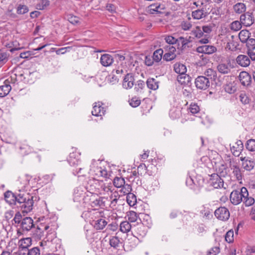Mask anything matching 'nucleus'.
<instances>
[{
    "label": "nucleus",
    "mask_w": 255,
    "mask_h": 255,
    "mask_svg": "<svg viewBox=\"0 0 255 255\" xmlns=\"http://www.w3.org/2000/svg\"><path fill=\"white\" fill-rule=\"evenodd\" d=\"M33 196L28 193L22 192L18 194L16 206L22 213H28L33 208Z\"/></svg>",
    "instance_id": "1"
},
{
    "label": "nucleus",
    "mask_w": 255,
    "mask_h": 255,
    "mask_svg": "<svg viewBox=\"0 0 255 255\" xmlns=\"http://www.w3.org/2000/svg\"><path fill=\"white\" fill-rule=\"evenodd\" d=\"M12 221L16 224V227H19L17 234L20 233V230L22 232H28L34 227L32 219L30 217H22L20 212L16 213Z\"/></svg>",
    "instance_id": "2"
},
{
    "label": "nucleus",
    "mask_w": 255,
    "mask_h": 255,
    "mask_svg": "<svg viewBox=\"0 0 255 255\" xmlns=\"http://www.w3.org/2000/svg\"><path fill=\"white\" fill-rule=\"evenodd\" d=\"M247 195H249V193L247 188L242 187L240 190H233L230 194V199L233 204L237 205L243 201L245 196Z\"/></svg>",
    "instance_id": "3"
},
{
    "label": "nucleus",
    "mask_w": 255,
    "mask_h": 255,
    "mask_svg": "<svg viewBox=\"0 0 255 255\" xmlns=\"http://www.w3.org/2000/svg\"><path fill=\"white\" fill-rule=\"evenodd\" d=\"M211 163L214 168L218 172L220 176L225 177L228 174L229 169L227 164L225 163L224 160H211Z\"/></svg>",
    "instance_id": "4"
},
{
    "label": "nucleus",
    "mask_w": 255,
    "mask_h": 255,
    "mask_svg": "<svg viewBox=\"0 0 255 255\" xmlns=\"http://www.w3.org/2000/svg\"><path fill=\"white\" fill-rule=\"evenodd\" d=\"M83 215L88 217L90 219V222L93 223L100 217H104L105 216L104 211L102 210L92 209L83 213Z\"/></svg>",
    "instance_id": "5"
},
{
    "label": "nucleus",
    "mask_w": 255,
    "mask_h": 255,
    "mask_svg": "<svg viewBox=\"0 0 255 255\" xmlns=\"http://www.w3.org/2000/svg\"><path fill=\"white\" fill-rule=\"evenodd\" d=\"M209 176L208 182L211 186L216 189L224 188V180L222 178V176L217 173H213Z\"/></svg>",
    "instance_id": "6"
},
{
    "label": "nucleus",
    "mask_w": 255,
    "mask_h": 255,
    "mask_svg": "<svg viewBox=\"0 0 255 255\" xmlns=\"http://www.w3.org/2000/svg\"><path fill=\"white\" fill-rule=\"evenodd\" d=\"M70 165L73 167L72 172L74 175L84 176V167L81 164V160H68Z\"/></svg>",
    "instance_id": "7"
},
{
    "label": "nucleus",
    "mask_w": 255,
    "mask_h": 255,
    "mask_svg": "<svg viewBox=\"0 0 255 255\" xmlns=\"http://www.w3.org/2000/svg\"><path fill=\"white\" fill-rule=\"evenodd\" d=\"M195 84L197 89L205 90L209 87L210 81L206 77L200 76L195 79Z\"/></svg>",
    "instance_id": "8"
},
{
    "label": "nucleus",
    "mask_w": 255,
    "mask_h": 255,
    "mask_svg": "<svg viewBox=\"0 0 255 255\" xmlns=\"http://www.w3.org/2000/svg\"><path fill=\"white\" fill-rule=\"evenodd\" d=\"M214 214L217 219L221 221L228 220L230 216L229 210L225 207H220L217 209Z\"/></svg>",
    "instance_id": "9"
},
{
    "label": "nucleus",
    "mask_w": 255,
    "mask_h": 255,
    "mask_svg": "<svg viewBox=\"0 0 255 255\" xmlns=\"http://www.w3.org/2000/svg\"><path fill=\"white\" fill-rule=\"evenodd\" d=\"M240 21L243 25L246 27L251 26L255 21L253 12L248 11L242 14L240 16Z\"/></svg>",
    "instance_id": "10"
},
{
    "label": "nucleus",
    "mask_w": 255,
    "mask_h": 255,
    "mask_svg": "<svg viewBox=\"0 0 255 255\" xmlns=\"http://www.w3.org/2000/svg\"><path fill=\"white\" fill-rule=\"evenodd\" d=\"M190 39V37H189L188 38H185L183 36H180L177 38V40L176 44L177 49L180 51H183L187 48H189L190 46L189 44L191 42Z\"/></svg>",
    "instance_id": "11"
},
{
    "label": "nucleus",
    "mask_w": 255,
    "mask_h": 255,
    "mask_svg": "<svg viewBox=\"0 0 255 255\" xmlns=\"http://www.w3.org/2000/svg\"><path fill=\"white\" fill-rule=\"evenodd\" d=\"M109 244L111 247L118 251H122L125 245L123 243L122 239L117 236L111 237L109 240Z\"/></svg>",
    "instance_id": "12"
},
{
    "label": "nucleus",
    "mask_w": 255,
    "mask_h": 255,
    "mask_svg": "<svg viewBox=\"0 0 255 255\" xmlns=\"http://www.w3.org/2000/svg\"><path fill=\"white\" fill-rule=\"evenodd\" d=\"M209 14V12L206 8V6H202L192 11V16L193 19L199 20L205 18Z\"/></svg>",
    "instance_id": "13"
},
{
    "label": "nucleus",
    "mask_w": 255,
    "mask_h": 255,
    "mask_svg": "<svg viewBox=\"0 0 255 255\" xmlns=\"http://www.w3.org/2000/svg\"><path fill=\"white\" fill-rule=\"evenodd\" d=\"M232 67L230 60L226 62H220L218 64L217 69L219 73L222 74H227L230 73Z\"/></svg>",
    "instance_id": "14"
},
{
    "label": "nucleus",
    "mask_w": 255,
    "mask_h": 255,
    "mask_svg": "<svg viewBox=\"0 0 255 255\" xmlns=\"http://www.w3.org/2000/svg\"><path fill=\"white\" fill-rule=\"evenodd\" d=\"M18 193H13L11 191H7L4 194L5 200L11 205L16 206Z\"/></svg>",
    "instance_id": "15"
},
{
    "label": "nucleus",
    "mask_w": 255,
    "mask_h": 255,
    "mask_svg": "<svg viewBox=\"0 0 255 255\" xmlns=\"http://www.w3.org/2000/svg\"><path fill=\"white\" fill-rule=\"evenodd\" d=\"M134 78L132 73H128L125 77L123 86L126 89H131L134 84Z\"/></svg>",
    "instance_id": "16"
},
{
    "label": "nucleus",
    "mask_w": 255,
    "mask_h": 255,
    "mask_svg": "<svg viewBox=\"0 0 255 255\" xmlns=\"http://www.w3.org/2000/svg\"><path fill=\"white\" fill-rule=\"evenodd\" d=\"M240 81L244 86H250L252 82V76L246 71L240 72L239 76Z\"/></svg>",
    "instance_id": "17"
},
{
    "label": "nucleus",
    "mask_w": 255,
    "mask_h": 255,
    "mask_svg": "<svg viewBox=\"0 0 255 255\" xmlns=\"http://www.w3.org/2000/svg\"><path fill=\"white\" fill-rule=\"evenodd\" d=\"M103 103L100 102H96L93 108L92 114L96 117L102 116L106 112L105 108L102 107Z\"/></svg>",
    "instance_id": "18"
},
{
    "label": "nucleus",
    "mask_w": 255,
    "mask_h": 255,
    "mask_svg": "<svg viewBox=\"0 0 255 255\" xmlns=\"http://www.w3.org/2000/svg\"><path fill=\"white\" fill-rule=\"evenodd\" d=\"M236 62L237 64L243 67H248L251 63L249 56L243 54L238 55L236 59Z\"/></svg>",
    "instance_id": "19"
},
{
    "label": "nucleus",
    "mask_w": 255,
    "mask_h": 255,
    "mask_svg": "<svg viewBox=\"0 0 255 255\" xmlns=\"http://www.w3.org/2000/svg\"><path fill=\"white\" fill-rule=\"evenodd\" d=\"M217 51V48L213 45H204L198 46L197 48V51L199 53L211 54Z\"/></svg>",
    "instance_id": "20"
},
{
    "label": "nucleus",
    "mask_w": 255,
    "mask_h": 255,
    "mask_svg": "<svg viewBox=\"0 0 255 255\" xmlns=\"http://www.w3.org/2000/svg\"><path fill=\"white\" fill-rule=\"evenodd\" d=\"M108 222L106 220L105 216L104 217L98 218L94 222L91 223V224L94 226V228L97 230H103L107 225Z\"/></svg>",
    "instance_id": "21"
},
{
    "label": "nucleus",
    "mask_w": 255,
    "mask_h": 255,
    "mask_svg": "<svg viewBox=\"0 0 255 255\" xmlns=\"http://www.w3.org/2000/svg\"><path fill=\"white\" fill-rule=\"evenodd\" d=\"M114 62V57L109 54H104L100 58L101 64L104 67L111 66Z\"/></svg>",
    "instance_id": "22"
},
{
    "label": "nucleus",
    "mask_w": 255,
    "mask_h": 255,
    "mask_svg": "<svg viewBox=\"0 0 255 255\" xmlns=\"http://www.w3.org/2000/svg\"><path fill=\"white\" fill-rule=\"evenodd\" d=\"M36 74V72H30L27 69L23 71V75L25 77L24 83L28 84L33 83L35 79Z\"/></svg>",
    "instance_id": "23"
},
{
    "label": "nucleus",
    "mask_w": 255,
    "mask_h": 255,
    "mask_svg": "<svg viewBox=\"0 0 255 255\" xmlns=\"http://www.w3.org/2000/svg\"><path fill=\"white\" fill-rule=\"evenodd\" d=\"M176 51V48L175 47L169 45V51L165 53L164 55L163 56V60L166 61H170L173 59H174L176 57V55L175 53V52Z\"/></svg>",
    "instance_id": "24"
},
{
    "label": "nucleus",
    "mask_w": 255,
    "mask_h": 255,
    "mask_svg": "<svg viewBox=\"0 0 255 255\" xmlns=\"http://www.w3.org/2000/svg\"><path fill=\"white\" fill-rule=\"evenodd\" d=\"M11 88V86L6 83V82L4 81L3 84L0 86V97L2 98L7 95Z\"/></svg>",
    "instance_id": "25"
},
{
    "label": "nucleus",
    "mask_w": 255,
    "mask_h": 255,
    "mask_svg": "<svg viewBox=\"0 0 255 255\" xmlns=\"http://www.w3.org/2000/svg\"><path fill=\"white\" fill-rule=\"evenodd\" d=\"M191 77L186 73L179 75L177 77L178 82L181 85H189L191 82Z\"/></svg>",
    "instance_id": "26"
},
{
    "label": "nucleus",
    "mask_w": 255,
    "mask_h": 255,
    "mask_svg": "<svg viewBox=\"0 0 255 255\" xmlns=\"http://www.w3.org/2000/svg\"><path fill=\"white\" fill-rule=\"evenodd\" d=\"M147 87L151 90H156L158 88L159 82L153 78H148L146 81Z\"/></svg>",
    "instance_id": "27"
},
{
    "label": "nucleus",
    "mask_w": 255,
    "mask_h": 255,
    "mask_svg": "<svg viewBox=\"0 0 255 255\" xmlns=\"http://www.w3.org/2000/svg\"><path fill=\"white\" fill-rule=\"evenodd\" d=\"M32 245V239L31 238H25L20 239L18 241V247L28 248L31 246Z\"/></svg>",
    "instance_id": "28"
},
{
    "label": "nucleus",
    "mask_w": 255,
    "mask_h": 255,
    "mask_svg": "<svg viewBox=\"0 0 255 255\" xmlns=\"http://www.w3.org/2000/svg\"><path fill=\"white\" fill-rule=\"evenodd\" d=\"M225 91L229 94H233L237 91V88L235 82H230L225 85Z\"/></svg>",
    "instance_id": "29"
},
{
    "label": "nucleus",
    "mask_w": 255,
    "mask_h": 255,
    "mask_svg": "<svg viewBox=\"0 0 255 255\" xmlns=\"http://www.w3.org/2000/svg\"><path fill=\"white\" fill-rule=\"evenodd\" d=\"M174 69L176 73L179 75H183L187 71L186 67L181 63H176L174 65Z\"/></svg>",
    "instance_id": "30"
},
{
    "label": "nucleus",
    "mask_w": 255,
    "mask_h": 255,
    "mask_svg": "<svg viewBox=\"0 0 255 255\" xmlns=\"http://www.w3.org/2000/svg\"><path fill=\"white\" fill-rule=\"evenodd\" d=\"M169 114L170 117L173 120L178 119L181 115V110L179 108L173 107L170 109Z\"/></svg>",
    "instance_id": "31"
},
{
    "label": "nucleus",
    "mask_w": 255,
    "mask_h": 255,
    "mask_svg": "<svg viewBox=\"0 0 255 255\" xmlns=\"http://www.w3.org/2000/svg\"><path fill=\"white\" fill-rule=\"evenodd\" d=\"M233 9L236 13L241 14L245 12L246 6L244 3L238 2L234 5Z\"/></svg>",
    "instance_id": "32"
},
{
    "label": "nucleus",
    "mask_w": 255,
    "mask_h": 255,
    "mask_svg": "<svg viewBox=\"0 0 255 255\" xmlns=\"http://www.w3.org/2000/svg\"><path fill=\"white\" fill-rule=\"evenodd\" d=\"M250 33L247 30H242L239 34V37L242 43H246L250 38Z\"/></svg>",
    "instance_id": "33"
},
{
    "label": "nucleus",
    "mask_w": 255,
    "mask_h": 255,
    "mask_svg": "<svg viewBox=\"0 0 255 255\" xmlns=\"http://www.w3.org/2000/svg\"><path fill=\"white\" fill-rule=\"evenodd\" d=\"M148 167H150V165L148 163H140L137 166V173H138V175L142 176L145 174L147 171L149 170Z\"/></svg>",
    "instance_id": "34"
},
{
    "label": "nucleus",
    "mask_w": 255,
    "mask_h": 255,
    "mask_svg": "<svg viewBox=\"0 0 255 255\" xmlns=\"http://www.w3.org/2000/svg\"><path fill=\"white\" fill-rule=\"evenodd\" d=\"M113 185L117 188H121L125 185V180L122 177L116 176L113 181Z\"/></svg>",
    "instance_id": "35"
},
{
    "label": "nucleus",
    "mask_w": 255,
    "mask_h": 255,
    "mask_svg": "<svg viewBox=\"0 0 255 255\" xmlns=\"http://www.w3.org/2000/svg\"><path fill=\"white\" fill-rule=\"evenodd\" d=\"M204 75L205 77L209 78V80H215L217 78L216 71L211 68L207 69L204 72Z\"/></svg>",
    "instance_id": "36"
},
{
    "label": "nucleus",
    "mask_w": 255,
    "mask_h": 255,
    "mask_svg": "<svg viewBox=\"0 0 255 255\" xmlns=\"http://www.w3.org/2000/svg\"><path fill=\"white\" fill-rule=\"evenodd\" d=\"M243 168L248 171L252 170L255 165L254 160H242Z\"/></svg>",
    "instance_id": "37"
},
{
    "label": "nucleus",
    "mask_w": 255,
    "mask_h": 255,
    "mask_svg": "<svg viewBox=\"0 0 255 255\" xmlns=\"http://www.w3.org/2000/svg\"><path fill=\"white\" fill-rule=\"evenodd\" d=\"M242 145V146L241 147H239V149H236V147L233 146L231 148V151L232 152V154L235 156V157H239L240 155H241L240 157V159H246V157H244L243 156V154L241 152V149H242V148L243 147V144L242 143L241 144Z\"/></svg>",
    "instance_id": "38"
},
{
    "label": "nucleus",
    "mask_w": 255,
    "mask_h": 255,
    "mask_svg": "<svg viewBox=\"0 0 255 255\" xmlns=\"http://www.w3.org/2000/svg\"><path fill=\"white\" fill-rule=\"evenodd\" d=\"M127 202L130 206H133L136 203V197L132 193L127 195Z\"/></svg>",
    "instance_id": "39"
},
{
    "label": "nucleus",
    "mask_w": 255,
    "mask_h": 255,
    "mask_svg": "<svg viewBox=\"0 0 255 255\" xmlns=\"http://www.w3.org/2000/svg\"><path fill=\"white\" fill-rule=\"evenodd\" d=\"M204 183V179L200 175H197L193 178V185L197 187H203Z\"/></svg>",
    "instance_id": "40"
},
{
    "label": "nucleus",
    "mask_w": 255,
    "mask_h": 255,
    "mask_svg": "<svg viewBox=\"0 0 255 255\" xmlns=\"http://www.w3.org/2000/svg\"><path fill=\"white\" fill-rule=\"evenodd\" d=\"M120 226V230L123 233L128 232L131 228V225L127 221L122 222Z\"/></svg>",
    "instance_id": "41"
},
{
    "label": "nucleus",
    "mask_w": 255,
    "mask_h": 255,
    "mask_svg": "<svg viewBox=\"0 0 255 255\" xmlns=\"http://www.w3.org/2000/svg\"><path fill=\"white\" fill-rule=\"evenodd\" d=\"M163 53V50L161 49H159L155 50L153 52L152 55V58L154 61L156 62H159L162 59Z\"/></svg>",
    "instance_id": "42"
},
{
    "label": "nucleus",
    "mask_w": 255,
    "mask_h": 255,
    "mask_svg": "<svg viewBox=\"0 0 255 255\" xmlns=\"http://www.w3.org/2000/svg\"><path fill=\"white\" fill-rule=\"evenodd\" d=\"M103 198L97 199L91 202L92 207H101L105 206V202L103 201Z\"/></svg>",
    "instance_id": "43"
},
{
    "label": "nucleus",
    "mask_w": 255,
    "mask_h": 255,
    "mask_svg": "<svg viewBox=\"0 0 255 255\" xmlns=\"http://www.w3.org/2000/svg\"><path fill=\"white\" fill-rule=\"evenodd\" d=\"M231 169L233 170V173L236 176L237 179L238 180H241L242 176L240 168L237 165H233Z\"/></svg>",
    "instance_id": "44"
},
{
    "label": "nucleus",
    "mask_w": 255,
    "mask_h": 255,
    "mask_svg": "<svg viewBox=\"0 0 255 255\" xmlns=\"http://www.w3.org/2000/svg\"><path fill=\"white\" fill-rule=\"evenodd\" d=\"M5 81L8 85H11L12 84L14 86L18 82L17 76L14 73H12L11 76L5 80Z\"/></svg>",
    "instance_id": "45"
},
{
    "label": "nucleus",
    "mask_w": 255,
    "mask_h": 255,
    "mask_svg": "<svg viewBox=\"0 0 255 255\" xmlns=\"http://www.w3.org/2000/svg\"><path fill=\"white\" fill-rule=\"evenodd\" d=\"M191 34L196 38H200L203 36V32L200 27L197 26L192 30Z\"/></svg>",
    "instance_id": "46"
},
{
    "label": "nucleus",
    "mask_w": 255,
    "mask_h": 255,
    "mask_svg": "<svg viewBox=\"0 0 255 255\" xmlns=\"http://www.w3.org/2000/svg\"><path fill=\"white\" fill-rule=\"evenodd\" d=\"M29 10L28 7L24 4H19L16 8V12L19 14H24Z\"/></svg>",
    "instance_id": "47"
},
{
    "label": "nucleus",
    "mask_w": 255,
    "mask_h": 255,
    "mask_svg": "<svg viewBox=\"0 0 255 255\" xmlns=\"http://www.w3.org/2000/svg\"><path fill=\"white\" fill-rule=\"evenodd\" d=\"M190 19L191 18L189 17L188 20H183L182 21L181 23V27L183 30L187 31L191 28L192 25L191 21H190Z\"/></svg>",
    "instance_id": "48"
},
{
    "label": "nucleus",
    "mask_w": 255,
    "mask_h": 255,
    "mask_svg": "<svg viewBox=\"0 0 255 255\" xmlns=\"http://www.w3.org/2000/svg\"><path fill=\"white\" fill-rule=\"evenodd\" d=\"M246 148L251 151H255V139H250L247 141Z\"/></svg>",
    "instance_id": "49"
},
{
    "label": "nucleus",
    "mask_w": 255,
    "mask_h": 255,
    "mask_svg": "<svg viewBox=\"0 0 255 255\" xmlns=\"http://www.w3.org/2000/svg\"><path fill=\"white\" fill-rule=\"evenodd\" d=\"M207 156L209 159H218L221 157L217 151L213 150L208 151Z\"/></svg>",
    "instance_id": "50"
},
{
    "label": "nucleus",
    "mask_w": 255,
    "mask_h": 255,
    "mask_svg": "<svg viewBox=\"0 0 255 255\" xmlns=\"http://www.w3.org/2000/svg\"><path fill=\"white\" fill-rule=\"evenodd\" d=\"M243 198V202L246 206H250L253 205L255 203V199L252 197H249V195L245 196Z\"/></svg>",
    "instance_id": "51"
},
{
    "label": "nucleus",
    "mask_w": 255,
    "mask_h": 255,
    "mask_svg": "<svg viewBox=\"0 0 255 255\" xmlns=\"http://www.w3.org/2000/svg\"><path fill=\"white\" fill-rule=\"evenodd\" d=\"M242 23L241 21H234L231 24L230 28L232 30L237 31L240 30L242 28Z\"/></svg>",
    "instance_id": "52"
},
{
    "label": "nucleus",
    "mask_w": 255,
    "mask_h": 255,
    "mask_svg": "<svg viewBox=\"0 0 255 255\" xmlns=\"http://www.w3.org/2000/svg\"><path fill=\"white\" fill-rule=\"evenodd\" d=\"M248 51H253L255 49V39L250 38L246 42Z\"/></svg>",
    "instance_id": "53"
},
{
    "label": "nucleus",
    "mask_w": 255,
    "mask_h": 255,
    "mask_svg": "<svg viewBox=\"0 0 255 255\" xmlns=\"http://www.w3.org/2000/svg\"><path fill=\"white\" fill-rule=\"evenodd\" d=\"M225 240L228 243H231L234 241V232L231 230L228 231L225 235Z\"/></svg>",
    "instance_id": "54"
},
{
    "label": "nucleus",
    "mask_w": 255,
    "mask_h": 255,
    "mask_svg": "<svg viewBox=\"0 0 255 255\" xmlns=\"http://www.w3.org/2000/svg\"><path fill=\"white\" fill-rule=\"evenodd\" d=\"M129 105L133 108H136L138 107L140 104V100H139L138 98L134 97L132 98L129 101Z\"/></svg>",
    "instance_id": "55"
},
{
    "label": "nucleus",
    "mask_w": 255,
    "mask_h": 255,
    "mask_svg": "<svg viewBox=\"0 0 255 255\" xmlns=\"http://www.w3.org/2000/svg\"><path fill=\"white\" fill-rule=\"evenodd\" d=\"M128 221L130 222H135L137 219V215L134 211H129L128 214Z\"/></svg>",
    "instance_id": "56"
},
{
    "label": "nucleus",
    "mask_w": 255,
    "mask_h": 255,
    "mask_svg": "<svg viewBox=\"0 0 255 255\" xmlns=\"http://www.w3.org/2000/svg\"><path fill=\"white\" fill-rule=\"evenodd\" d=\"M29 249L18 247V251L13 254V255H28Z\"/></svg>",
    "instance_id": "57"
},
{
    "label": "nucleus",
    "mask_w": 255,
    "mask_h": 255,
    "mask_svg": "<svg viewBox=\"0 0 255 255\" xmlns=\"http://www.w3.org/2000/svg\"><path fill=\"white\" fill-rule=\"evenodd\" d=\"M122 189L121 190V192H123L124 194H127V195L128 194H129L131 193L130 192L132 190L131 186L130 184H126L125 183V185L122 186Z\"/></svg>",
    "instance_id": "58"
},
{
    "label": "nucleus",
    "mask_w": 255,
    "mask_h": 255,
    "mask_svg": "<svg viewBox=\"0 0 255 255\" xmlns=\"http://www.w3.org/2000/svg\"><path fill=\"white\" fill-rule=\"evenodd\" d=\"M189 109L192 114H197L200 111L199 107L195 103H191Z\"/></svg>",
    "instance_id": "59"
},
{
    "label": "nucleus",
    "mask_w": 255,
    "mask_h": 255,
    "mask_svg": "<svg viewBox=\"0 0 255 255\" xmlns=\"http://www.w3.org/2000/svg\"><path fill=\"white\" fill-rule=\"evenodd\" d=\"M145 87V84L143 81L139 80L137 81V83L135 85L134 90L136 92L142 90Z\"/></svg>",
    "instance_id": "60"
},
{
    "label": "nucleus",
    "mask_w": 255,
    "mask_h": 255,
    "mask_svg": "<svg viewBox=\"0 0 255 255\" xmlns=\"http://www.w3.org/2000/svg\"><path fill=\"white\" fill-rule=\"evenodd\" d=\"M137 233L141 236H144L146 235L145 228L143 224L139 225L135 229Z\"/></svg>",
    "instance_id": "61"
},
{
    "label": "nucleus",
    "mask_w": 255,
    "mask_h": 255,
    "mask_svg": "<svg viewBox=\"0 0 255 255\" xmlns=\"http://www.w3.org/2000/svg\"><path fill=\"white\" fill-rule=\"evenodd\" d=\"M165 40L166 42L169 44L170 45L176 44L177 38L170 35H168L165 37Z\"/></svg>",
    "instance_id": "62"
},
{
    "label": "nucleus",
    "mask_w": 255,
    "mask_h": 255,
    "mask_svg": "<svg viewBox=\"0 0 255 255\" xmlns=\"http://www.w3.org/2000/svg\"><path fill=\"white\" fill-rule=\"evenodd\" d=\"M28 255H40V249L38 247H33L29 249V251H28Z\"/></svg>",
    "instance_id": "63"
},
{
    "label": "nucleus",
    "mask_w": 255,
    "mask_h": 255,
    "mask_svg": "<svg viewBox=\"0 0 255 255\" xmlns=\"http://www.w3.org/2000/svg\"><path fill=\"white\" fill-rule=\"evenodd\" d=\"M220 252V249L219 247L212 248L207 253V255H217Z\"/></svg>",
    "instance_id": "64"
}]
</instances>
